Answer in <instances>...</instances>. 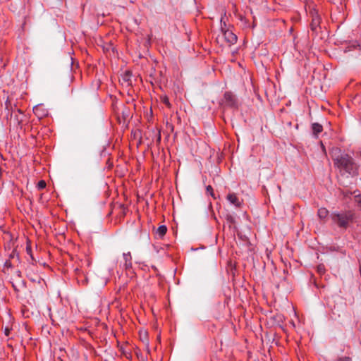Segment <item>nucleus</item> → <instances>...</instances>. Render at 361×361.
<instances>
[{
	"mask_svg": "<svg viewBox=\"0 0 361 361\" xmlns=\"http://www.w3.org/2000/svg\"><path fill=\"white\" fill-rule=\"evenodd\" d=\"M312 134L315 137H317L319 134L322 132L323 126L319 123H313L312 124Z\"/></svg>",
	"mask_w": 361,
	"mask_h": 361,
	"instance_id": "obj_7",
	"label": "nucleus"
},
{
	"mask_svg": "<svg viewBox=\"0 0 361 361\" xmlns=\"http://www.w3.org/2000/svg\"><path fill=\"white\" fill-rule=\"evenodd\" d=\"M13 267L12 263L11 262L10 259H7L4 263V267L5 268H11Z\"/></svg>",
	"mask_w": 361,
	"mask_h": 361,
	"instance_id": "obj_21",
	"label": "nucleus"
},
{
	"mask_svg": "<svg viewBox=\"0 0 361 361\" xmlns=\"http://www.w3.org/2000/svg\"><path fill=\"white\" fill-rule=\"evenodd\" d=\"M228 29H226V24L224 21H223V19L221 18V30L222 32H224V31H226Z\"/></svg>",
	"mask_w": 361,
	"mask_h": 361,
	"instance_id": "obj_20",
	"label": "nucleus"
},
{
	"mask_svg": "<svg viewBox=\"0 0 361 361\" xmlns=\"http://www.w3.org/2000/svg\"><path fill=\"white\" fill-rule=\"evenodd\" d=\"M221 104L224 107L236 109L239 106V101L235 94L231 91H226L224 94V97L221 99Z\"/></svg>",
	"mask_w": 361,
	"mask_h": 361,
	"instance_id": "obj_3",
	"label": "nucleus"
},
{
	"mask_svg": "<svg viewBox=\"0 0 361 361\" xmlns=\"http://www.w3.org/2000/svg\"><path fill=\"white\" fill-rule=\"evenodd\" d=\"M135 354L139 361H147V356L144 355L140 350L136 351Z\"/></svg>",
	"mask_w": 361,
	"mask_h": 361,
	"instance_id": "obj_13",
	"label": "nucleus"
},
{
	"mask_svg": "<svg viewBox=\"0 0 361 361\" xmlns=\"http://www.w3.org/2000/svg\"><path fill=\"white\" fill-rule=\"evenodd\" d=\"M310 16L312 18L310 23L311 30L314 32H317V28L319 27L321 23V17L318 13V11L314 8L310 11Z\"/></svg>",
	"mask_w": 361,
	"mask_h": 361,
	"instance_id": "obj_4",
	"label": "nucleus"
},
{
	"mask_svg": "<svg viewBox=\"0 0 361 361\" xmlns=\"http://www.w3.org/2000/svg\"><path fill=\"white\" fill-rule=\"evenodd\" d=\"M11 329L8 327H6L4 329V334L6 336H8L10 334Z\"/></svg>",
	"mask_w": 361,
	"mask_h": 361,
	"instance_id": "obj_25",
	"label": "nucleus"
},
{
	"mask_svg": "<svg viewBox=\"0 0 361 361\" xmlns=\"http://www.w3.org/2000/svg\"><path fill=\"white\" fill-rule=\"evenodd\" d=\"M317 214L319 219H324L328 216L329 211L326 208H320L318 209Z\"/></svg>",
	"mask_w": 361,
	"mask_h": 361,
	"instance_id": "obj_10",
	"label": "nucleus"
},
{
	"mask_svg": "<svg viewBox=\"0 0 361 361\" xmlns=\"http://www.w3.org/2000/svg\"><path fill=\"white\" fill-rule=\"evenodd\" d=\"M226 42L231 44H234L237 42V36L231 30H227L222 32Z\"/></svg>",
	"mask_w": 361,
	"mask_h": 361,
	"instance_id": "obj_5",
	"label": "nucleus"
},
{
	"mask_svg": "<svg viewBox=\"0 0 361 361\" xmlns=\"http://www.w3.org/2000/svg\"><path fill=\"white\" fill-rule=\"evenodd\" d=\"M360 156H361V152H360Z\"/></svg>",
	"mask_w": 361,
	"mask_h": 361,
	"instance_id": "obj_34",
	"label": "nucleus"
},
{
	"mask_svg": "<svg viewBox=\"0 0 361 361\" xmlns=\"http://www.w3.org/2000/svg\"><path fill=\"white\" fill-rule=\"evenodd\" d=\"M75 274L77 275V277L78 278V277H79V276H80V274L82 273V271H81V269H79V268H76V269H75Z\"/></svg>",
	"mask_w": 361,
	"mask_h": 361,
	"instance_id": "obj_23",
	"label": "nucleus"
},
{
	"mask_svg": "<svg viewBox=\"0 0 361 361\" xmlns=\"http://www.w3.org/2000/svg\"><path fill=\"white\" fill-rule=\"evenodd\" d=\"M317 272L319 274H323L325 272V267L324 264H319L317 267Z\"/></svg>",
	"mask_w": 361,
	"mask_h": 361,
	"instance_id": "obj_16",
	"label": "nucleus"
},
{
	"mask_svg": "<svg viewBox=\"0 0 361 361\" xmlns=\"http://www.w3.org/2000/svg\"><path fill=\"white\" fill-rule=\"evenodd\" d=\"M331 155L335 166L339 169L341 173H345L352 176L358 174L359 165L350 155L341 152L338 147L332 149Z\"/></svg>",
	"mask_w": 361,
	"mask_h": 361,
	"instance_id": "obj_1",
	"label": "nucleus"
},
{
	"mask_svg": "<svg viewBox=\"0 0 361 361\" xmlns=\"http://www.w3.org/2000/svg\"><path fill=\"white\" fill-rule=\"evenodd\" d=\"M39 108L38 106H35V107H34V109H33L34 113H35L36 115H37V116H39V114H38V111H39Z\"/></svg>",
	"mask_w": 361,
	"mask_h": 361,
	"instance_id": "obj_27",
	"label": "nucleus"
},
{
	"mask_svg": "<svg viewBox=\"0 0 361 361\" xmlns=\"http://www.w3.org/2000/svg\"><path fill=\"white\" fill-rule=\"evenodd\" d=\"M17 275L18 277H21V271H17Z\"/></svg>",
	"mask_w": 361,
	"mask_h": 361,
	"instance_id": "obj_30",
	"label": "nucleus"
},
{
	"mask_svg": "<svg viewBox=\"0 0 361 361\" xmlns=\"http://www.w3.org/2000/svg\"><path fill=\"white\" fill-rule=\"evenodd\" d=\"M156 137H157V140H156L157 144V145L160 144L161 140V130L160 129H157V133H156Z\"/></svg>",
	"mask_w": 361,
	"mask_h": 361,
	"instance_id": "obj_17",
	"label": "nucleus"
},
{
	"mask_svg": "<svg viewBox=\"0 0 361 361\" xmlns=\"http://www.w3.org/2000/svg\"><path fill=\"white\" fill-rule=\"evenodd\" d=\"M123 259L125 260L124 267L126 269H129L132 267V257L130 252L123 253Z\"/></svg>",
	"mask_w": 361,
	"mask_h": 361,
	"instance_id": "obj_8",
	"label": "nucleus"
},
{
	"mask_svg": "<svg viewBox=\"0 0 361 361\" xmlns=\"http://www.w3.org/2000/svg\"><path fill=\"white\" fill-rule=\"evenodd\" d=\"M130 76H131V73L129 71H127L123 78L124 80L129 81Z\"/></svg>",
	"mask_w": 361,
	"mask_h": 361,
	"instance_id": "obj_22",
	"label": "nucleus"
},
{
	"mask_svg": "<svg viewBox=\"0 0 361 361\" xmlns=\"http://www.w3.org/2000/svg\"><path fill=\"white\" fill-rule=\"evenodd\" d=\"M331 219L334 224L341 228L346 229L349 224L353 222L355 213L352 211H345L340 213H332Z\"/></svg>",
	"mask_w": 361,
	"mask_h": 361,
	"instance_id": "obj_2",
	"label": "nucleus"
},
{
	"mask_svg": "<svg viewBox=\"0 0 361 361\" xmlns=\"http://www.w3.org/2000/svg\"><path fill=\"white\" fill-rule=\"evenodd\" d=\"M16 119L18 124H20L23 122V118H19V116H16Z\"/></svg>",
	"mask_w": 361,
	"mask_h": 361,
	"instance_id": "obj_26",
	"label": "nucleus"
},
{
	"mask_svg": "<svg viewBox=\"0 0 361 361\" xmlns=\"http://www.w3.org/2000/svg\"><path fill=\"white\" fill-rule=\"evenodd\" d=\"M86 262H87V266H90V262L88 259H87V260H86Z\"/></svg>",
	"mask_w": 361,
	"mask_h": 361,
	"instance_id": "obj_31",
	"label": "nucleus"
},
{
	"mask_svg": "<svg viewBox=\"0 0 361 361\" xmlns=\"http://www.w3.org/2000/svg\"><path fill=\"white\" fill-rule=\"evenodd\" d=\"M26 251H27V254L30 255L32 259H33L32 253H31V247H30V246H27Z\"/></svg>",
	"mask_w": 361,
	"mask_h": 361,
	"instance_id": "obj_24",
	"label": "nucleus"
},
{
	"mask_svg": "<svg viewBox=\"0 0 361 361\" xmlns=\"http://www.w3.org/2000/svg\"><path fill=\"white\" fill-rule=\"evenodd\" d=\"M161 102L168 107V108H171V104L169 102V97L167 96H164V97L161 98Z\"/></svg>",
	"mask_w": 361,
	"mask_h": 361,
	"instance_id": "obj_14",
	"label": "nucleus"
},
{
	"mask_svg": "<svg viewBox=\"0 0 361 361\" xmlns=\"http://www.w3.org/2000/svg\"><path fill=\"white\" fill-rule=\"evenodd\" d=\"M336 361H352V358L349 356L338 357Z\"/></svg>",
	"mask_w": 361,
	"mask_h": 361,
	"instance_id": "obj_19",
	"label": "nucleus"
},
{
	"mask_svg": "<svg viewBox=\"0 0 361 361\" xmlns=\"http://www.w3.org/2000/svg\"><path fill=\"white\" fill-rule=\"evenodd\" d=\"M226 220L227 223L229 224V227L230 228L235 224V217L233 216L230 214H226Z\"/></svg>",
	"mask_w": 361,
	"mask_h": 361,
	"instance_id": "obj_12",
	"label": "nucleus"
},
{
	"mask_svg": "<svg viewBox=\"0 0 361 361\" xmlns=\"http://www.w3.org/2000/svg\"><path fill=\"white\" fill-rule=\"evenodd\" d=\"M46 185H47L46 182L44 180H42L38 182L37 186L39 190H42V189L45 188Z\"/></svg>",
	"mask_w": 361,
	"mask_h": 361,
	"instance_id": "obj_15",
	"label": "nucleus"
},
{
	"mask_svg": "<svg viewBox=\"0 0 361 361\" xmlns=\"http://www.w3.org/2000/svg\"><path fill=\"white\" fill-rule=\"evenodd\" d=\"M16 250H13V252H11V254H10V256H9V258H13L15 255H16Z\"/></svg>",
	"mask_w": 361,
	"mask_h": 361,
	"instance_id": "obj_28",
	"label": "nucleus"
},
{
	"mask_svg": "<svg viewBox=\"0 0 361 361\" xmlns=\"http://www.w3.org/2000/svg\"><path fill=\"white\" fill-rule=\"evenodd\" d=\"M227 200L236 207H240L242 205V200H240L234 192H230L226 196Z\"/></svg>",
	"mask_w": 361,
	"mask_h": 361,
	"instance_id": "obj_6",
	"label": "nucleus"
},
{
	"mask_svg": "<svg viewBox=\"0 0 361 361\" xmlns=\"http://www.w3.org/2000/svg\"><path fill=\"white\" fill-rule=\"evenodd\" d=\"M357 204L361 207V196L357 200Z\"/></svg>",
	"mask_w": 361,
	"mask_h": 361,
	"instance_id": "obj_29",
	"label": "nucleus"
},
{
	"mask_svg": "<svg viewBox=\"0 0 361 361\" xmlns=\"http://www.w3.org/2000/svg\"><path fill=\"white\" fill-rule=\"evenodd\" d=\"M206 190H207V192H209L210 194V195L213 198L216 199V197H215L214 193L213 188H212V187L211 185L207 186Z\"/></svg>",
	"mask_w": 361,
	"mask_h": 361,
	"instance_id": "obj_18",
	"label": "nucleus"
},
{
	"mask_svg": "<svg viewBox=\"0 0 361 361\" xmlns=\"http://www.w3.org/2000/svg\"><path fill=\"white\" fill-rule=\"evenodd\" d=\"M27 277L30 279V281L33 283H40L41 281H42V279L38 275L32 276L30 274H27Z\"/></svg>",
	"mask_w": 361,
	"mask_h": 361,
	"instance_id": "obj_11",
	"label": "nucleus"
},
{
	"mask_svg": "<svg viewBox=\"0 0 361 361\" xmlns=\"http://www.w3.org/2000/svg\"><path fill=\"white\" fill-rule=\"evenodd\" d=\"M167 232V227L165 225H161L157 229L156 233L159 235L160 238H162L166 235Z\"/></svg>",
	"mask_w": 361,
	"mask_h": 361,
	"instance_id": "obj_9",
	"label": "nucleus"
},
{
	"mask_svg": "<svg viewBox=\"0 0 361 361\" xmlns=\"http://www.w3.org/2000/svg\"><path fill=\"white\" fill-rule=\"evenodd\" d=\"M18 112L20 114H23V111L20 109H18Z\"/></svg>",
	"mask_w": 361,
	"mask_h": 361,
	"instance_id": "obj_32",
	"label": "nucleus"
},
{
	"mask_svg": "<svg viewBox=\"0 0 361 361\" xmlns=\"http://www.w3.org/2000/svg\"><path fill=\"white\" fill-rule=\"evenodd\" d=\"M13 287L14 288L15 290H18L16 288V286H15L13 284Z\"/></svg>",
	"mask_w": 361,
	"mask_h": 361,
	"instance_id": "obj_33",
	"label": "nucleus"
}]
</instances>
